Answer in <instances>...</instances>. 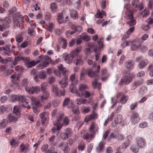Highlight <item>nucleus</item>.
<instances>
[{"label":"nucleus","instance_id":"obj_1","mask_svg":"<svg viewBox=\"0 0 153 153\" xmlns=\"http://www.w3.org/2000/svg\"><path fill=\"white\" fill-rule=\"evenodd\" d=\"M132 4L131 7L127 8L125 12V17L128 19L131 20L133 19L132 12L136 11L138 9L140 10H142L143 8V4H139L138 0H132Z\"/></svg>","mask_w":153,"mask_h":153},{"label":"nucleus","instance_id":"obj_2","mask_svg":"<svg viewBox=\"0 0 153 153\" xmlns=\"http://www.w3.org/2000/svg\"><path fill=\"white\" fill-rule=\"evenodd\" d=\"M88 130L91 133H86L82 136L83 138L87 141L93 140L96 134L98 132L99 127L98 125L95 122H92L89 126Z\"/></svg>","mask_w":153,"mask_h":153},{"label":"nucleus","instance_id":"obj_3","mask_svg":"<svg viewBox=\"0 0 153 153\" xmlns=\"http://www.w3.org/2000/svg\"><path fill=\"white\" fill-rule=\"evenodd\" d=\"M52 115L53 117L56 116L57 121V123L54 124V126L52 129V132L54 133L57 130H59L63 126V123L62 122L64 114L62 112H59L57 110H54L52 111Z\"/></svg>","mask_w":153,"mask_h":153},{"label":"nucleus","instance_id":"obj_4","mask_svg":"<svg viewBox=\"0 0 153 153\" xmlns=\"http://www.w3.org/2000/svg\"><path fill=\"white\" fill-rule=\"evenodd\" d=\"M26 98L24 96L21 95H13L11 97V100L13 102L18 101L20 103H23L22 105L23 107H26L28 109L30 107L28 102L26 101Z\"/></svg>","mask_w":153,"mask_h":153},{"label":"nucleus","instance_id":"obj_5","mask_svg":"<svg viewBox=\"0 0 153 153\" xmlns=\"http://www.w3.org/2000/svg\"><path fill=\"white\" fill-rule=\"evenodd\" d=\"M100 4L101 8V11L98 9L97 10L96 17L97 18H102L104 16H105V12L103 11L106 7L108 5V0H100Z\"/></svg>","mask_w":153,"mask_h":153},{"label":"nucleus","instance_id":"obj_6","mask_svg":"<svg viewBox=\"0 0 153 153\" xmlns=\"http://www.w3.org/2000/svg\"><path fill=\"white\" fill-rule=\"evenodd\" d=\"M63 106L67 107L68 108H71L72 111L74 114H77L79 113V108L78 107H75L73 102L70 100L69 98H65L62 104Z\"/></svg>","mask_w":153,"mask_h":153},{"label":"nucleus","instance_id":"obj_7","mask_svg":"<svg viewBox=\"0 0 153 153\" xmlns=\"http://www.w3.org/2000/svg\"><path fill=\"white\" fill-rule=\"evenodd\" d=\"M100 65H98L97 66L96 71L93 72L92 71H89L88 72V74L89 76L91 77H94L96 78L92 83V86L94 88H96L97 87V86L98 84V78L99 77V73L100 71Z\"/></svg>","mask_w":153,"mask_h":153},{"label":"nucleus","instance_id":"obj_8","mask_svg":"<svg viewBox=\"0 0 153 153\" xmlns=\"http://www.w3.org/2000/svg\"><path fill=\"white\" fill-rule=\"evenodd\" d=\"M117 101L118 103H120L122 104L126 103L128 99L127 96L124 95L123 92H119L117 95Z\"/></svg>","mask_w":153,"mask_h":153},{"label":"nucleus","instance_id":"obj_9","mask_svg":"<svg viewBox=\"0 0 153 153\" xmlns=\"http://www.w3.org/2000/svg\"><path fill=\"white\" fill-rule=\"evenodd\" d=\"M139 114L136 111H132L130 118V121L133 125H135L138 123L140 120Z\"/></svg>","mask_w":153,"mask_h":153},{"label":"nucleus","instance_id":"obj_10","mask_svg":"<svg viewBox=\"0 0 153 153\" xmlns=\"http://www.w3.org/2000/svg\"><path fill=\"white\" fill-rule=\"evenodd\" d=\"M40 90V88L39 86L26 87V91L31 94H33L34 93L38 94L39 93Z\"/></svg>","mask_w":153,"mask_h":153},{"label":"nucleus","instance_id":"obj_11","mask_svg":"<svg viewBox=\"0 0 153 153\" xmlns=\"http://www.w3.org/2000/svg\"><path fill=\"white\" fill-rule=\"evenodd\" d=\"M38 59L40 60V62L41 61L43 64H45L46 66L49 64L51 60V59L48 56L41 55L38 56Z\"/></svg>","mask_w":153,"mask_h":153},{"label":"nucleus","instance_id":"obj_12","mask_svg":"<svg viewBox=\"0 0 153 153\" xmlns=\"http://www.w3.org/2000/svg\"><path fill=\"white\" fill-rule=\"evenodd\" d=\"M52 91L53 93L57 96H64L65 95L64 90L61 91L59 90L56 85H53L52 86Z\"/></svg>","mask_w":153,"mask_h":153},{"label":"nucleus","instance_id":"obj_13","mask_svg":"<svg viewBox=\"0 0 153 153\" xmlns=\"http://www.w3.org/2000/svg\"><path fill=\"white\" fill-rule=\"evenodd\" d=\"M98 117V114L95 113L94 111H93L91 114L88 115L85 117L84 119V121L85 123H87L93 120L97 119Z\"/></svg>","mask_w":153,"mask_h":153},{"label":"nucleus","instance_id":"obj_14","mask_svg":"<svg viewBox=\"0 0 153 153\" xmlns=\"http://www.w3.org/2000/svg\"><path fill=\"white\" fill-rule=\"evenodd\" d=\"M132 77L130 75L125 76L122 78L120 83L121 84L123 83L128 84L132 81Z\"/></svg>","mask_w":153,"mask_h":153},{"label":"nucleus","instance_id":"obj_15","mask_svg":"<svg viewBox=\"0 0 153 153\" xmlns=\"http://www.w3.org/2000/svg\"><path fill=\"white\" fill-rule=\"evenodd\" d=\"M137 144L140 148H143L146 144V142L145 139L142 137H138L136 138Z\"/></svg>","mask_w":153,"mask_h":153},{"label":"nucleus","instance_id":"obj_16","mask_svg":"<svg viewBox=\"0 0 153 153\" xmlns=\"http://www.w3.org/2000/svg\"><path fill=\"white\" fill-rule=\"evenodd\" d=\"M58 70L59 75L57 74V75L58 76L61 74L63 76L65 75L67 71L66 69L62 64L58 65Z\"/></svg>","mask_w":153,"mask_h":153},{"label":"nucleus","instance_id":"obj_17","mask_svg":"<svg viewBox=\"0 0 153 153\" xmlns=\"http://www.w3.org/2000/svg\"><path fill=\"white\" fill-rule=\"evenodd\" d=\"M42 123L44 124L46 123L47 119L48 117V112H44L40 114Z\"/></svg>","mask_w":153,"mask_h":153},{"label":"nucleus","instance_id":"obj_18","mask_svg":"<svg viewBox=\"0 0 153 153\" xmlns=\"http://www.w3.org/2000/svg\"><path fill=\"white\" fill-rule=\"evenodd\" d=\"M27 57L29 58V59H30L29 57ZM29 60L25 62V65L28 68H31L40 62V60L38 59L36 61L34 60H32L30 62L28 61Z\"/></svg>","mask_w":153,"mask_h":153},{"label":"nucleus","instance_id":"obj_19","mask_svg":"<svg viewBox=\"0 0 153 153\" xmlns=\"http://www.w3.org/2000/svg\"><path fill=\"white\" fill-rule=\"evenodd\" d=\"M124 65L127 69L130 70L134 68V63L131 60H128L125 62Z\"/></svg>","mask_w":153,"mask_h":153},{"label":"nucleus","instance_id":"obj_20","mask_svg":"<svg viewBox=\"0 0 153 153\" xmlns=\"http://www.w3.org/2000/svg\"><path fill=\"white\" fill-rule=\"evenodd\" d=\"M68 76L65 75L62 80L59 82V84L60 85L61 87L62 88H65L67 85H68L67 80Z\"/></svg>","mask_w":153,"mask_h":153},{"label":"nucleus","instance_id":"obj_21","mask_svg":"<svg viewBox=\"0 0 153 153\" xmlns=\"http://www.w3.org/2000/svg\"><path fill=\"white\" fill-rule=\"evenodd\" d=\"M50 94L48 91H44L42 93V95L40 96V100L42 102L44 103L47 100Z\"/></svg>","mask_w":153,"mask_h":153},{"label":"nucleus","instance_id":"obj_22","mask_svg":"<svg viewBox=\"0 0 153 153\" xmlns=\"http://www.w3.org/2000/svg\"><path fill=\"white\" fill-rule=\"evenodd\" d=\"M29 145L28 144H24L23 143H22L19 146L20 152H23L25 151V152H27L29 150Z\"/></svg>","mask_w":153,"mask_h":153},{"label":"nucleus","instance_id":"obj_23","mask_svg":"<svg viewBox=\"0 0 153 153\" xmlns=\"http://www.w3.org/2000/svg\"><path fill=\"white\" fill-rule=\"evenodd\" d=\"M74 82H71V84L70 85V89L71 92L73 93H75L77 96L80 95V93L78 91L76 88L75 87V85L76 84Z\"/></svg>","mask_w":153,"mask_h":153},{"label":"nucleus","instance_id":"obj_24","mask_svg":"<svg viewBox=\"0 0 153 153\" xmlns=\"http://www.w3.org/2000/svg\"><path fill=\"white\" fill-rule=\"evenodd\" d=\"M11 20L9 17H6L4 19L0 18V23L2 24L3 26H6L7 28L9 26L8 24H6L5 23L10 24L11 23Z\"/></svg>","mask_w":153,"mask_h":153},{"label":"nucleus","instance_id":"obj_25","mask_svg":"<svg viewBox=\"0 0 153 153\" xmlns=\"http://www.w3.org/2000/svg\"><path fill=\"white\" fill-rule=\"evenodd\" d=\"M101 72V79L102 81H105L108 78L107 69L105 68L102 69Z\"/></svg>","mask_w":153,"mask_h":153},{"label":"nucleus","instance_id":"obj_26","mask_svg":"<svg viewBox=\"0 0 153 153\" xmlns=\"http://www.w3.org/2000/svg\"><path fill=\"white\" fill-rule=\"evenodd\" d=\"M81 50L82 48L81 47L77 48L75 50L72 51L70 53V56L73 58L75 57Z\"/></svg>","mask_w":153,"mask_h":153},{"label":"nucleus","instance_id":"obj_27","mask_svg":"<svg viewBox=\"0 0 153 153\" xmlns=\"http://www.w3.org/2000/svg\"><path fill=\"white\" fill-rule=\"evenodd\" d=\"M88 88L89 87L87 85L82 84L79 85L78 91L81 93L82 92L86 91V90L88 89Z\"/></svg>","mask_w":153,"mask_h":153},{"label":"nucleus","instance_id":"obj_28","mask_svg":"<svg viewBox=\"0 0 153 153\" xmlns=\"http://www.w3.org/2000/svg\"><path fill=\"white\" fill-rule=\"evenodd\" d=\"M0 112L1 114L4 113L5 111H9L11 109L10 105H2L0 107Z\"/></svg>","mask_w":153,"mask_h":153},{"label":"nucleus","instance_id":"obj_29","mask_svg":"<svg viewBox=\"0 0 153 153\" xmlns=\"http://www.w3.org/2000/svg\"><path fill=\"white\" fill-rule=\"evenodd\" d=\"M71 17L74 20L78 19L79 16L77 12L75 10H72L70 13Z\"/></svg>","mask_w":153,"mask_h":153},{"label":"nucleus","instance_id":"obj_30","mask_svg":"<svg viewBox=\"0 0 153 153\" xmlns=\"http://www.w3.org/2000/svg\"><path fill=\"white\" fill-rule=\"evenodd\" d=\"M123 121V117L122 115L117 114L114 120L115 123L117 124L121 123Z\"/></svg>","mask_w":153,"mask_h":153},{"label":"nucleus","instance_id":"obj_31","mask_svg":"<svg viewBox=\"0 0 153 153\" xmlns=\"http://www.w3.org/2000/svg\"><path fill=\"white\" fill-rule=\"evenodd\" d=\"M142 84V82L141 80H137L135 81L132 87V90L135 89L137 87Z\"/></svg>","mask_w":153,"mask_h":153},{"label":"nucleus","instance_id":"obj_32","mask_svg":"<svg viewBox=\"0 0 153 153\" xmlns=\"http://www.w3.org/2000/svg\"><path fill=\"white\" fill-rule=\"evenodd\" d=\"M80 36V38L84 41H88L90 39V37L86 33H82Z\"/></svg>","mask_w":153,"mask_h":153},{"label":"nucleus","instance_id":"obj_33","mask_svg":"<svg viewBox=\"0 0 153 153\" xmlns=\"http://www.w3.org/2000/svg\"><path fill=\"white\" fill-rule=\"evenodd\" d=\"M20 59H22L23 60L25 61H27L29 59V58L28 57H18L16 58H15V61L13 62V65H16L17 64V62L19 61Z\"/></svg>","mask_w":153,"mask_h":153},{"label":"nucleus","instance_id":"obj_34","mask_svg":"<svg viewBox=\"0 0 153 153\" xmlns=\"http://www.w3.org/2000/svg\"><path fill=\"white\" fill-rule=\"evenodd\" d=\"M86 144L83 142H81L77 146L78 149L79 151H82L85 148Z\"/></svg>","mask_w":153,"mask_h":153},{"label":"nucleus","instance_id":"obj_35","mask_svg":"<svg viewBox=\"0 0 153 153\" xmlns=\"http://www.w3.org/2000/svg\"><path fill=\"white\" fill-rule=\"evenodd\" d=\"M139 147L137 144H133L131 147V150L134 153H137L139 151Z\"/></svg>","mask_w":153,"mask_h":153},{"label":"nucleus","instance_id":"obj_36","mask_svg":"<svg viewBox=\"0 0 153 153\" xmlns=\"http://www.w3.org/2000/svg\"><path fill=\"white\" fill-rule=\"evenodd\" d=\"M131 50L132 51H135L137 50L139 47L138 45L134 41L131 42Z\"/></svg>","mask_w":153,"mask_h":153},{"label":"nucleus","instance_id":"obj_37","mask_svg":"<svg viewBox=\"0 0 153 153\" xmlns=\"http://www.w3.org/2000/svg\"><path fill=\"white\" fill-rule=\"evenodd\" d=\"M20 106L18 105L15 106L13 108V112L17 115L19 116L20 114Z\"/></svg>","mask_w":153,"mask_h":153},{"label":"nucleus","instance_id":"obj_38","mask_svg":"<svg viewBox=\"0 0 153 153\" xmlns=\"http://www.w3.org/2000/svg\"><path fill=\"white\" fill-rule=\"evenodd\" d=\"M7 119L9 120L10 122L13 123L16 122L17 120V118L13 114H9L7 116Z\"/></svg>","mask_w":153,"mask_h":153},{"label":"nucleus","instance_id":"obj_39","mask_svg":"<svg viewBox=\"0 0 153 153\" xmlns=\"http://www.w3.org/2000/svg\"><path fill=\"white\" fill-rule=\"evenodd\" d=\"M91 94L88 91H85L84 92L80 93V95L78 96L79 97L83 96L85 98H88L91 96Z\"/></svg>","mask_w":153,"mask_h":153},{"label":"nucleus","instance_id":"obj_40","mask_svg":"<svg viewBox=\"0 0 153 153\" xmlns=\"http://www.w3.org/2000/svg\"><path fill=\"white\" fill-rule=\"evenodd\" d=\"M10 77L13 79L12 80L13 83L12 86H13L14 84H17L18 83L19 81V78L18 77H16V74H14L11 76Z\"/></svg>","mask_w":153,"mask_h":153},{"label":"nucleus","instance_id":"obj_41","mask_svg":"<svg viewBox=\"0 0 153 153\" xmlns=\"http://www.w3.org/2000/svg\"><path fill=\"white\" fill-rule=\"evenodd\" d=\"M8 123V121L7 120L3 119L0 123V128H3L6 127Z\"/></svg>","mask_w":153,"mask_h":153},{"label":"nucleus","instance_id":"obj_42","mask_svg":"<svg viewBox=\"0 0 153 153\" xmlns=\"http://www.w3.org/2000/svg\"><path fill=\"white\" fill-rule=\"evenodd\" d=\"M147 64V61H141L139 62L138 65V67L140 69H143Z\"/></svg>","mask_w":153,"mask_h":153},{"label":"nucleus","instance_id":"obj_43","mask_svg":"<svg viewBox=\"0 0 153 153\" xmlns=\"http://www.w3.org/2000/svg\"><path fill=\"white\" fill-rule=\"evenodd\" d=\"M50 7L51 10L54 13L56 12L57 10L58 6L56 3L53 2L50 5Z\"/></svg>","mask_w":153,"mask_h":153},{"label":"nucleus","instance_id":"obj_44","mask_svg":"<svg viewBox=\"0 0 153 153\" xmlns=\"http://www.w3.org/2000/svg\"><path fill=\"white\" fill-rule=\"evenodd\" d=\"M69 80L70 82H74L75 84H77L78 82V81L76 77L75 74H73L70 76L69 77Z\"/></svg>","mask_w":153,"mask_h":153},{"label":"nucleus","instance_id":"obj_45","mask_svg":"<svg viewBox=\"0 0 153 153\" xmlns=\"http://www.w3.org/2000/svg\"><path fill=\"white\" fill-rule=\"evenodd\" d=\"M47 74V72L45 71L41 70L39 73V78L41 79H44L46 77Z\"/></svg>","mask_w":153,"mask_h":153},{"label":"nucleus","instance_id":"obj_46","mask_svg":"<svg viewBox=\"0 0 153 153\" xmlns=\"http://www.w3.org/2000/svg\"><path fill=\"white\" fill-rule=\"evenodd\" d=\"M10 145L12 147L15 148L19 146L18 141L16 140L14 138H13L10 142Z\"/></svg>","mask_w":153,"mask_h":153},{"label":"nucleus","instance_id":"obj_47","mask_svg":"<svg viewBox=\"0 0 153 153\" xmlns=\"http://www.w3.org/2000/svg\"><path fill=\"white\" fill-rule=\"evenodd\" d=\"M105 144L103 141H101L100 143L99 146L97 148V151L98 152L102 151L104 149Z\"/></svg>","mask_w":153,"mask_h":153},{"label":"nucleus","instance_id":"obj_48","mask_svg":"<svg viewBox=\"0 0 153 153\" xmlns=\"http://www.w3.org/2000/svg\"><path fill=\"white\" fill-rule=\"evenodd\" d=\"M31 99L33 103H34L36 106H38L39 105L40 101L39 100L34 97H32L31 98Z\"/></svg>","mask_w":153,"mask_h":153},{"label":"nucleus","instance_id":"obj_49","mask_svg":"<svg viewBox=\"0 0 153 153\" xmlns=\"http://www.w3.org/2000/svg\"><path fill=\"white\" fill-rule=\"evenodd\" d=\"M16 41L19 43L22 42L23 40V37L22 35L19 34L17 35L15 38Z\"/></svg>","mask_w":153,"mask_h":153},{"label":"nucleus","instance_id":"obj_50","mask_svg":"<svg viewBox=\"0 0 153 153\" xmlns=\"http://www.w3.org/2000/svg\"><path fill=\"white\" fill-rule=\"evenodd\" d=\"M73 58L69 55H67L65 58V60L66 62L68 64H70L72 62Z\"/></svg>","mask_w":153,"mask_h":153},{"label":"nucleus","instance_id":"obj_51","mask_svg":"<svg viewBox=\"0 0 153 153\" xmlns=\"http://www.w3.org/2000/svg\"><path fill=\"white\" fill-rule=\"evenodd\" d=\"M83 60L81 57H78L77 58L76 65L77 66H81L83 64Z\"/></svg>","mask_w":153,"mask_h":153},{"label":"nucleus","instance_id":"obj_52","mask_svg":"<svg viewBox=\"0 0 153 153\" xmlns=\"http://www.w3.org/2000/svg\"><path fill=\"white\" fill-rule=\"evenodd\" d=\"M103 39V38H100L99 39L97 42L98 45L100 49H103L104 46L102 42Z\"/></svg>","mask_w":153,"mask_h":153},{"label":"nucleus","instance_id":"obj_53","mask_svg":"<svg viewBox=\"0 0 153 153\" xmlns=\"http://www.w3.org/2000/svg\"><path fill=\"white\" fill-rule=\"evenodd\" d=\"M10 59V58L8 57L7 59H3V58L0 56V62L1 64H4L7 63L11 60Z\"/></svg>","mask_w":153,"mask_h":153},{"label":"nucleus","instance_id":"obj_54","mask_svg":"<svg viewBox=\"0 0 153 153\" xmlns=\"http://www.w3.org/2000/svg\"><path fill=\"white\" fill-rule=\"evenodd\" d=\"M147 88L144 87L142 86L140 90L139 93L141 95H143L144 94H145L146 93L147 91Z\"/></svg>","mask_w":153,"mask_h":153},{"label":"nucleus","instance_id":"obj_55","mask_svg":"<svg viewBox=\"0 0 153 153\" xmlns=\"http://www.w3.org/2000/svg\"><path fill=\"white\" fill-rule=\"evenodd\" d=\"M130 140L128 139L126 140L122 145V147L123 149H125L129 145Z\"/></svg>","mask_w":153,"mask_h":153},{"label":"nucleus","instance_id":"obj_56","mask_svg":"<svg viewBox=\"0 0 153 153\" xmlns=\"http://www.w3.org/2000/svg\"><path fill=\"white\" fill-rule=\"evenodd\" d=\"M64 132L65 133L68 137L71 136V134L73 133L72 130L70 128H67L65 129Z\"/></svg>","mask_w":153,"mask_h":153},{"label":"nucleus","instance_id":"obj_57","mask_svg":"<svg viewBox=\"0 0 153 153\" xmlns=\"http://www.w3.org/2000/svg\"><path fill=\"white\" fill-rule=\"evenodd\" d=\"M61 43L62 44V48H63L65 49L67 44L66 40L64 38L61 39Z\"/></svg>","mask_w":153,"mask_h":153},{"label":"nucleus","instance_id":"obj_58","mask_svg":"<svg viewBox=\"0 0 153 153\" xmlns=\"http://www.w3.org/2000/svg\"><path fill=\"white\" fill-rule=\"evenodd\" d=\"M88 63L89 65L92 66L93 68H95L97 65L96 63L94 62L91 59H88Z\"/></svg>","mask_w":153,"mask_h":153},{"label":"nucleus","instance_id":"obj_59","mask_svg":"<svg viewBox=\"0 0 153 153\" xmlns=\"http://www.w3.org/2000/svg\"><path fill=\"white\" fill-rule=\"evenodd\" d=\"M71 29L73 30L74 31L76 32L77 31H79V30L81 29V27L79 26H76L74 25H73L71 27Z\"/></svg>","mask_w":153,"mask_h":153},{"label":"nucleus","instance_id":"obj_60","mask_svg":"<svg viewBox=\"0 0 153 153\" xmlns=\"http://www.w3.org/2000/svg\"><path fill=\"white\" fill-rule=\"evenodd\" d=\"M61 3L63 5L67 4H68L69 5H71L72 4L70 0H62Z\"/></svg>","mask_w":153,"mask_h":153},{"label":"nucleus","instance_id":"obj_61","mask_svg":"<svg viewBox=\"0 0 153 153\" xmlns=\"http://www.w3.org/2000/svg\"><path fill=\"white\" fill-rule=\"evenodd\" d=\"M29 84V82L27 81V79H25L24 80H23L22 84V85L25 87V89L26 90V87H29L27 86Z\"/></svg>","mask_w":153,"mask_h":153},{"label":"nucleus","instance_id":"obj_62","mask_svg":"<svg viewBox=\"0 0 153 153\" xmlns=\"http://www.w3.org/2000/svg\"><path fill=\"white\" fill-rule=\"evenodd\" d=\"M94 144L93 143H91L89 144L87 147V152L88 153H90L91 151L93 146Z\"/></svg>","mask_w":153,"mask_h":153},{"label":"nucleus","instance_id":"obj_63","mask_svg":"<svg viewBox=\"0 0 153 153\" xmlns=\"http://www.w3.org/2000/svg\"><path fill=\"white\" fill-rule=\"evenodd\" d=\"M13 20L16 26H20V21L19 18H13Z\"/></svg>","mask_w":153,"mask_h":153},{"label":"nucleus","instance_id":"obj_64","mask_svg":"<svg viewBox=\"0 0 153 153\" xmlns=\"http://www.w3.org/2000/svg\"><path fill=\"white\" fill-rule=\"evenodd\" d=\"M60 136L62 139L64 140H67L69 137L64 132L62 133Z\"/></svg>","mask_w":153,"mask_h":153}]
</instances>
